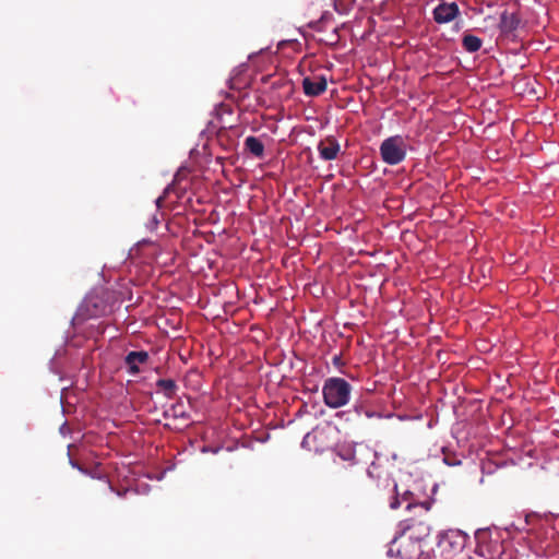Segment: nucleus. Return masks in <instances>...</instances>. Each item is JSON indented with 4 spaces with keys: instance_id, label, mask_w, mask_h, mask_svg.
Listing matches in <instances>:
<instances>
[{
    "instance_id": "obj_1",
    "label": "nucleus",
    "mask_w": 559,
    "mask_h": 559,
    "mask_svg": "<svg viewBox=\"0 0 559 559\" xmlns=\"http://www.w3.org/2000/svg\"><path fill=\"white\" fill-rule=\"evenodd\" d=\"M431 527L427 522L408 520L401 524L399 535L394 537L389 554L396 551L401 559H435L421 550V543L429 537Z\"/></svg>"
},
{
    "instance_id": "obj_2",
    "label": "nucleus",
    "mask_w": 559,
    "mask_h": 559,
    "mask_svg": "<svg viewBox=\"0 0 559 559\" xmlns=\"http://www.w3.org/2000/svg\"><path fill=\"white\" fill-rule=\"evenodd\" d=\"M322 393L329 407L338 408L349 402L352 385L343 378L332 377L324 381Z\"/></svg>"
},
{
    "instance_id": "obj_3",
    "label": "nucleus",
    "mask_w": 559,
    "mask_h": 559,
    "mask_svg": "<svg viewBox=\"0 0 559 559\" xmlns=\"http://www.w3.org/2000/svg\"><path fill=\"white\" fill-rule=\"evenodd\" d=\"M466 542L465 533L460 530H449L439 535L437 547L441 556L452 559L464 550Z\"/></svg>"
},
{
    "instance_id": "obj_4",
    "label": "nucleus",
    "mask_w": 559,
    "mask_h": 559,
    "mask_svg": "<svg viewBox=\"0 0 559 559\" xmlns=\"http://www.w3.org/2000/svg\"><path fill=\"white\" fill-rule=\"evenodd\" d=\"M332 429L329 426H317L307 432L301 441V447L314 453H322L333 447Z\"/></svg>"
},
{
    "instance_id": "obj_5",
    "label": "nucleus",
    "mask_w": 559,
    "mask_h": 559,
    "mask_svg": "<svg viewBox=\"0 0 559 559\" xmlns=\"http://www.w3.org/2000/svg\"><path fill=\"white\" fill-rule=\"evenodd\" d=\"M407 144L403 136L393 135L385 139L380 145V155L384 163L397 165L406 157Z\"/></svg>"
},
{
    "instance_id": "obj_6",
    "label": "nucleus",
    "mask_w": 559,
    "mask_h": 559,
    "mask_svg": "<svg viewBox=\"0 0 559 559\" xmlns=\"http://www.w3.org/2000/svg\"><path fill=\"white\" fill-rule=\"evenodd\" d=\"M107 311L108 305L106 300L98 294H91L82 301L76 313V320L85 321L98 318L106 314Z\"/></svg>"
},
{
    "instance_id": "obj_7",
    "label": "nucleus",
    "mask_w": 559,
    "mask_h": 559,
    "mask_svg": "<svg viewBox=\"0 0 559 559\" xmlns=\"http://www.w3.org/2000/svg\"><path fill=\"white\" fill-rule=\"evenodd\" d=\"M432 14L436 23L445 24L459 16L460 9L455 2H442L433 9Z\"/></svg>"
},
{
    "instance_id": "obj_8",
    "label": "nucleus",
    "mask_w": 559,
    "mask_h": 559,
    "mask_svg": "<svg viewBox=\"0 0 559 559\" xmlns=\"http://www.w3.org/2000/svg\"><path fill=\"white\" fill-rule=\"evenodd\" d=\"M341 145L334 136H326L318 144V152L322 159L333 160L337 157Z\"/></svg>"
},
{
    "instance_id": "obj_9",
    "label": "nucleus",
    "mask_w": 559,
    "mask_h": 559,
    "mask_svg": "<svg viewBox=\"0 0 559 559\" xmlns=\"http://www.w3.org/2000/svg\"><path fill=\"white\" fill-rule=\"evenodd\" d=\"M326 80L323 75L305 78L302 80L304 92L307 96H319L326 90Z\"/></svg>"
},
{
    "instance_id": "obj_10",
    "label": "nucleus",
    "mask_w": 559,
    "mask_h": 559,
    "mask_svg": "<svg viewBox=\"0 0 559 559\" xmlns=\"http://www.w3.org/2000/svg\"><path fill=\"white\" fill-rule=\"evenodd\" d=\"M478 554L485 559H511V555L506 552L503 545L499 542L479 546Z\"/></svg>"
},
{
    "instance_id": "obj_11",
    "label": "nucleus",
    "mask_w": 559,
    "mask_h": 559,
    "mask_svg": "<svg viewBox=\"0 0 559 559\" xmlns=\"http://www.w3.org/2000/svg\"><path fill=\"white\" fill-rule=\"evenodd\" d=\"M148 359V354L144 350L130 352L124 358V364L129 373L136 374L140 372L139 364H144Z\"/></svg>"
},
{
    "instance_id": "obj_12",
    "label": "nucleus",
    "mask_w": 559,
    "mask_h": 559,
    "mask_svg": "<svg viewBox=\"0 0 559 559\" xmlns=\"http://www.w3.org/2000/svg\"><path fill=\"white\" fill-rule=\"evenodd\" d=\"M519 22V19L514 14L504 12L500 19V28L504 33L512 32L518 27Z\"/></svg>"
},
{
    "instance_id": "obj_13",
    "label": "nucleus",
    "mask_w": 559,
    "mask_h": 559,
    "mask_svg": "<svg viewBox=\"0 0 559 559\" xmlns=\"http://www.w3.org/2000/svg\"><path fill=\"white\" fill-rule=\"evenodd\" d=\"M481 39L475 35L466 34L463 36L462 45L463 48L468 52H476L481 47Z\"/></svg>"
},
{
    "instance_id": "obj_14",
    "label": "nucleus",
    "mask_w": 559,
    "mask_h": 559,
    "mask_svg": "<svg viewBox=\"0 0 559 559\" xmlns=\"http://www.w3.org/2000/svg\"><path fill=\"white\" fill-rule=\"evenodd\" d=\"M245 146L255 157H261L263 154V143L255 136H248L245 141Z\"/></svg>"
},
{
    "instance_id": "obj_15",
    "label": "nucleus",
    "mask_w": 559,
    "mask_h": 559,
    "mask_svg": "<svg viewBox=\"0 0 559 559\" xmlns=\"http://www.w3.org/2000/svg\"><path fill=\"white\" fill-rule=\"evenodd\" d=\"M156 386L167 396L168 399L175 395L177 385L173 379H159L156 382Z\"/></svg>"
},
{
    "instance_id": "obj_16",
    "label": "nucleus",
    "mask_w": 559,
    "mask_h": 559,
    "mask_svg": "<svg viewBox=\"0 0 559 559\" xmlns=\"http://www.w3.org/2000/svg\"><path fill=\"white\" fill-rule=\"evenodd\" d=\"M355 0H335L334 8L341 14L348 13L354 7Z\"/></svg>"
},
{
    "instance_id": "obj_17",
    "label": "nucleus",
    "mask_w": 559,
    "mask_h": 559,
    "mask_svg": "<svg viewBox=\"0 0 559 559\" xmlns=\"http://www.w3.org/2000/svg\"><path fill=\"white\" fill-rule=\"evenodd\" d=\"M443 462L448 466H459L462 464L461 459L455 453H448L443 449Z\"/></svg>"
},
{
    "instance_id": "obj_18",
    "label": "nucleus",
    "mask_w": 559,
    "mask_h": 559,
    "mask_svg": "<svg viewBox=\"0 0 559 559\" xmlns=\"http://www.w3.org/2000/svg\"><path fill=\"white\" fill-rule=\"evenodd\" d=\"M295 91V85L290 79L284 78V73L282 72V93H284L287 97H289Z\"/></svg>"
},
{
    "instance_id": "obj_19",
    "label": "nucleus",
    "mask_w": 559,
    "mask_h": 559,
    "mask_svg": "<svg viewBox=\"0 0 559 559\" xmlns=\"http://www.w3.org/2000/svg\"><path fill=\"white\" fill-rule=\"evenodd\" d=\"M535 516H537V513H536V512L527 513V514L525 515V522H526V524H531L532 519H533V518H535Z\"/></svg>"
},
{
    "instance_id": "obj_20",
    "label": "nucleus",
    "mask_w": 559,
    "mask_h": 559,
    "mask_svg": "<svg viewBox=\"0 0 559 559\" xmlns=\"http://www.w3.org/2000/svg\"><path fill=\"white\" fill-rule=\"evenodd\" d=\"M333 364H334L335 366H337V367H338V366H341V365H343L342 357H341L340 355H335V356L333 357Z\"/></svg>"
},
{
    "instance_id": "obj_21",
    "label": "nucleus",
    "mask_w": 559,
    "mask_h": 559,
    "mask_svg": "<svg viewBox=\"0 0 559 559\" xmlns=\"http://www.w3.org/2000/svg\"><path fill=\"white\" fill-rule=\"evenodd\" d=\"M390 506H391V508H392V509H397V508H399V506H400L399 498H397V497H395V498H394V500H393V501H391Z\"/></svg>"
},
{
    "instance_id": "obj_22",
    "label": "nucleus",
    "mask_w": 559,
    "mask_h": 559,
    "mask_svg": "<svg viewBox=\"0 0 559 559\" xmlns=\"http://www.w3.org/2000/svg\"><path fill=\"white\" fill-rule=\"evenodd\" d=\"M270 438L269 432L265 433V436L261 435L258 439L261 441H266Z\"/></svg>"
},
{
    "instance_id": "obj_23",
    "label": "nucleus",
    "mask_w": 559,
    "mask_h": 559,
    "mask_svg": "<svg viewBox=\"0 0 559 559\" xmlns=\"http://www.w3.org/2000/svg\"><path fill=\"white\" fill-rule=\"evenodd\" d=\"M409 493H411V491H408V490H405V491L403 492V499H404L405 501H408V495H409Z\"/></svg>"
},
{
    "instance_id": "obj_24",
    "label": "nucleus",
    "mask_w": 559,
    "mask_h": 559,
    "mask_svg": "<svg viewBox=\"0 0 559 559\" xmlns=\"http://www.w3.org/2000/svg\"><path fill=\"white\" fill-rule=\"evenodd\" d=\"M421 507H424L426 510H429L430 504L428 502L421 503Z\"/></svg>"
},
{
    "instance_id": "obj_25",
    "label": "nucleus",
    "mask_w": 559,
    "mask_h": 559,
    "mask_svg": "<svg viewBox=\"0 0 559 559\" xmlns=\"http://www.w3.org/2000/svg\"><path fill=\"white\" fill-rule=\"evenodd\" d=\"M127 491H120V490H117V493L122 497Z\"/></svg>"
},
{
    "instance_id": "obj_26",
    "label": "nucleus",
    "mask_w": 559,
    "mask_h": 559,
    "mask_svg": "<svg viewBox=\"0 0 559 559\" xmlns=\"http://www.w3.org/2000/svg\"><path fill=\"white\" fill-rule=\"evenodd\" d=\"M412 507H413V504L411 502H408L407 506H406V509L409 510Z\"/></svg>"
},
{
    "instance_id": "obj_27",
    "label": "nucleus",
    "mask_w": 559,
    "mask_h": 559,
    "mask_svg": "<svg viewBox=\"0 0 559 559\" xmlns=\"http://www.w3.org/2000/svg\"><path fill=\"white\" fill-rule=\"evenodd\" d=\"M292 425H293V421H289L287 429H289Z\"/></svg>"
}]
</instances>
